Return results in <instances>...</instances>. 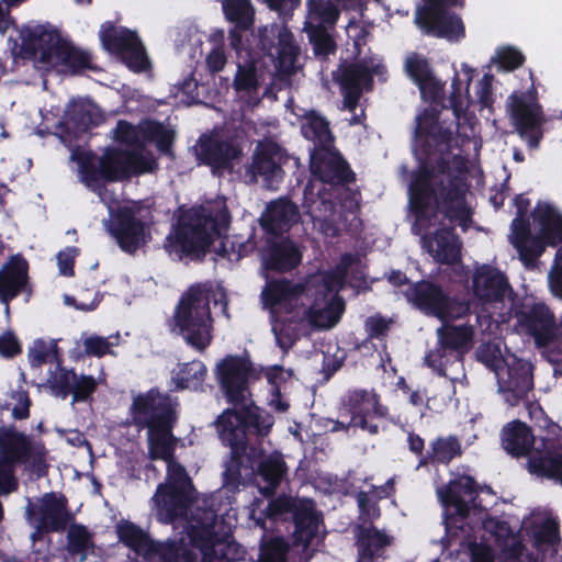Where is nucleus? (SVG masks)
<instances>
[{
    "mask_svg": "<svg viewBox=\"0 0 562 562\" xmlns=\"http://www.w3.org/2000/svg\"><path fill=\"white\" fill-rule=\"evenodd\" d=\"M299 55V47L291 37H280L277 48L279 68L290 70L294 67Z\"/></svg>",
    "mask_w": 562,
    "mask_h": 562,
    "instance_id": "69168bd1",
    "label": "nucleus"
},
{
    "mask_svg": "<svg viewBox=\"0 0 562 562\" xmlns=\"http://www.w3.org/2000/svg\"><path fill=\"white\" fill-rule=\"evenodd\" d=\"M424 246L441 265H454L461 260V243L453 225L441 226L434 234H424Z\"/></svg>",
    "mask_w": 562,
    "mask_h": 562,
    "instance_id": "7c9ffc66",
    "label": "nucleus"
},
{
    "mask_svg": "<svg viewBox=\"0 0 562 562\" xmlns=\"http://www.w3.org/2000/svg\"><path fill=\"white\" fill-rule=\"evenodd\" d=\"M266 515L276 521H292L296 540L310 544L318 532L319 517L310 498L280 494L269 501Z\"/></svg>",
    "mask_w": 562,
    "mask_h": 562,
    "instance_id": "dca6fc26",
    "label": "nucleus"
},
{
    "mask_svg": "<svg viewBox=\"0 0 562 562\" xmlns=\"http://www.w3.org/2000/svg\"><path fill=\"white\" fill-rule=\"evenodd\" d=\"M213 494H154L158 515L165 522L179 524L183 531L179 540L156 542L138 526L122 521L117 525L120 540L142 555L145 562H200L221 559L226 562L243 558V548L226 541L216 530L217 510Z\"/></svg>",
    "mask_w": 562,
    "mask_h": 562,
    "instance_id": "f03ea898",
    "label": "nucleus"
},
{
    "mask_svg": "<svg viewBox=\"0 0 562 562\" xmlns=\"http://www.w3.org/2000/svg\"><path fill=\"white\" fill-rule=\"evenodd\" d=\"M334 79L339 85L345 106L353 111L359 103L363 86L372 85L373 76L363 63L341 64Z\"/></svg>",
    "mask_w": 562,
    "mask_h": 562,
    "instance_id": "c756f323",
    "label": "nucleus"
},
{
    "mask_svg": "<svg viewBox=\"0 0 562 562\" xmlns=\"http://www.w3.org/2000/svg\"><path fill=\"white\" fill-rule=\"evenodd\" d=\"M145 140L154 143L159 153L173 158L172 145L175 142V132L167 128L162 123L149 121L142 130Z\"/></svg>",
    "mask_w": 562,
    "mask_h": 562,
    "instance_id": "09e8293b",
    "label": "nucleus"
},
{
    "mask_svg": "<svg viewBox=\"0 0 562 562\" xmlns=\"http://www.w3.org/2000/svg\"><path fill=\"white\" fill-rule=\"evenodd\" d=\"M232 215L225 200L206 201L190 207L180 206L176 222L167 235L164 248L172 259L202 262L216 239H221L214 252L231 261H238L249 252L247 243H231L226 235Z\"/></svg>",
    "mask_w": 562,
    "mask_h": 562,
    "instance_id": "7ed1b4c3",
    "label": "nucleus"
},
{
    "mask_svg": "<svg viewBox=\"0 0 562 562\" xmlns=\"http://www.w3.org/2000/svg\"><path fill=\"white\" fill-rule=\"evenodd\" d=\"M357 544L359 549V562H373L381 557L384 548L391 543V539L384 532L369 526L357 525L355 527Z\"/></svg>",
    "mask_w": 562,
    "mask_h": 562,
    "instance_id": "4c0bfd02",
    "label": "nucleus"
},
{
    "mask_svg": "<svg viewBox=\"0 0 562 562\" xmlns=\"http://www.w3.org/2000/svg\"><path fill=\"white\" fill-rule=\"evenodd\" d=\"M233 88L237 92H256L259 88L257 60L249 58L237 64V70L233 80Z\"/></svg>",
    "mask_w": 562,
    "mask_h": 562,
    "instance_id": "3c124183",
    "label": "nucleus"
},
{
    "mask_svg": "<svg viewBox=\"0 0 562 562\" xmlns=\"http://www.w3.org/2000/svg\"><path fill=\"white\" fill-rule=\"evenodd\" d=\"M206 376L207 368L203 361L194 359L189 362H180L172 370L171 391L181 392L189 390L192 392H203Z\"/></svg>",
    "mask_w": 562,
    "mask_h": 562,
    "instance_id": "e433bc0d",
    "label": "nucleus"
},
{
    "mask_svg": "<svg viewBox=\"0 0 562 562\" xmlns=\"http://www.w3.org/2000/svg\"><path fill=\"white\" fill-rule=\"evenodd\" d=\"M67 551L71 555H80V561H83L91 544V536L86 527L71 525L67 532Z\"/></svg>",
    "mask_w": 562,
    "mask_h": 562,
    "instance_id": "5fc2aeb1",
    "label": "nucleus"
},
{
    "mask_svg": "<svg viewBox=\"0 0 562 562\" xmlns=\"http://www.w3.org/2000/svg\"><path fill=\"white\" fill-rule=\"evenodd\" d=\"M335 281V277L333 276L324 278L323 290L317 292L324 295L326 304L323 308H318L313 304L304 310L301 317L304 319L305 325H310L314 328L331 327L340 319L345 311V303L337 294Z\"/></svg>",
    "mask_w": 562,
    "mask_h": 562,
    "instance_id": "c85d7f7f",
    "label": "nucleus"
},
{
    "mask_svg": "<svg viewBox=\"0 0 562 562\" xmlns=\"http://www.w3.org/2000/svg\"><path fill=\"white\" fill-rule=\"evenodd\" d=\"M443 324L437 328V342L425 356V364L439 376H448V369L462 364L470 350L474 330L470 325Z\"/></svg>",
    "mask_w": 562,
    "mask_h": 562,
    "instance_id": "4468645a",
    "label": "nucleus"
},
{
    "mask_svg": "<svg viewBox=\"0 0 562 562\" xmlns=\"http://www.w3.org/2000/svg\"><path fill=\"white\" fill-rule=\"evenodd\" d=\"M155 492H196L186 468L179 462L167 463L166 483L156 487Z\"/></svg>",
    "mask_w": 562,
    "mask_h": 562,
    "instance_id": "8fccbe9b",
    "label": "nucleus"
},
{
    "mask_svg": "<svg viewBox=\"0 0 562 562\" xmlns=\"http://www.w3.org/2000/svg\"><path fill=\"white\" fill-rule=\"evenodd\" d=\"M538 226L536 234L529 229V270L539 266V258L547 247H559L562 245V215L549 202L538 201L535 209L529 212Z\"/></svg>",
    "mask_w": 562,
    "mask_h": 562,
    "instance_id": "412c9836",
    "label": "nucleus"
},
{
    "mask_svg": "<svg viewBox=\"0 0 562 562\" xmlns=\"http://www.w3.org/2000/svg\"><path fill=\"white\" fill-rule=\"evenodd\" d=\"M404 296L423 314L441 322L462 318L471 310L469 301L451 296L442 285L429 280L411 283Z\"/></svg>",
    "mask_w": 562,
    "mask_h": 562,
    "instance_id": "ddd939ff",
    "label": "nucleus"
},
{
    "mask_svg": "<svg viewBox=\"0 0 562 562\" xmlns=\"http://www.w3.org/2000/svg\"><path fill=\"white\" fill-rule=\"evenodd\" d=\"M310 169L323 183L346 187L356 181V173L335 147L311 150Z\"/></svg>",
    "mask_w": 562,
    "mask_h": 562,
    "instance_id": "393cba45",
    "label": "nucleus"
},
{
    "mask_svg": "<svg viewBox=\"0 0 562 562\" xmlns=\"http://www.w3.org/2000/svg\"><path fill=\"white\" fill-rule=\"evenodd\" d=\"M150 212L140 202H134L111 211L108 231L123 251L134 254L150 237Z\"/></svg>",
    "mask_w": 562,
    "mask_h": 562,
    "instance_id": "2eb2a0df",
    "label": "nucleus"
},
{
    "mask_svg": "<svg viewBox=\"0 0 562 562\" xmlns=\"http://www.w3.org/2000/svg\"><path fill=\"white\" fill-rule=\"evenodd\" d=\"M47 451L43 442H33L29 436L13 428H7L0 436V460L15 465H27L41 477L47 472Z\"/></svg>",
    "mask_w": 562,
    "mask_h": 562,
    "instance_id": "aec40b11",
    "label": "nucleus"
},
{
    "mask_svg": "<svg viewBox=\"0 0 562 562\" xmlns=\"http://www.w3.org/2000/svg\"><path fill=\"white\" fill-rule=\"evenodd\" d=\"M21 49L32 59L48 66L63 65L72 74L91 68L89 53L75 47L48 25L24 26L20 33Z\"/></svg>",
    "mask_w": 562,
    "mask_h": 562,
    "instance_id": "6e6552de",
    "label": "nucleus"
},
{
    "mask_svg": "<svg viewBox=\"0 0 562 562\" xmlns=\"http://www.w3.org/2000/svg\"><path fill=\"white\" fill-rule=\"evenodd\" d=\"M529 472L550 477L562 475V453H555L557 424L538 402L529 401Z\"/></svg>",
    "mask_w": 562,
    "mask_h": 562,
    "instance_id": "1a4fd4ad",
    "label": "nucleus"
},
{
    "mask_svg": "<svg viewBox=\"0 0 562 562\" xmlns=\"http://www.w3.org/2000/svg\"><path fill=\"white\" fill-rule=\"evenodd\" d=\"M303 137L314 145L312 150L329 148L335 145V136L329 127V122L315 110L306 112L301 124Z\"/></svg>",
    "mask_w": 562,
    "mask_h": 562,
    "instance_id": "58836bf2",
    "label": "nucleus"
},
{
    "mask_svg": "<svg viewBox=\"0 0 562 562\" xmlns=\"http://www.w3.org/2000/svg\"><path fill=\"white\" fill-rule=\"evenodd\" d=\"M290 544L282 537H262L258 562H288Z\"/></svg>",
    "mask_w": 562,
    "mask_h": 562,
    "instance_id": "603ef678",
    "label": "nucleus"
},
{
    "mask_svg": "<svg viewBox=\"0 0 562 562\" xmlns=\"http://www.w3.org/2000/svg\"><path fill=\"white\" fill-rule=\"evenodd\" d=\"M310 43L313 46L314 54L318 57L327 58L335 54L337 45L333 36L323 25L313 26L308 31Z\"/></svg>",
    "mask_w": 562,
    "mask_h": 562,
    "instance_id": "6e6d98bb",
    "label": "nucleus"
},
{
    "mask_svg": "<svg viewBox=\"0 0 562 562\" xmlns=\"http://www.w3.org/2000/svg\"><path fill=\"white\" fill-rule=\"evenodd\" d=\"M499 442L512 458L527 457V423L520 419L506 423L499 431Z\"/></svg>",
    "mask_w": 562,
    "mask_h": 562,
    "instance_id": "79ce46f5",
    "label": "nucleus"
},
{
    "mask_svg": "<svg viewBox=\"0 0 562 562\" xmlns=\"http://www.w3.org/2000/svg\"><path fill=\"white\" fill-rule=\"evenodd\" d=\"M71 159L78 164L81 182L98 195L106 190V183L128 179V150L108 147L99 157L98 165L91 151L74 150Z\"/></svg>",
    "mask_w": 562,
    "mask_h": 562,
    "instance_id": "9d476101",
    "label": "nucleus"
},
{
    "mask_svg": "<svg viewBox=\"0 0 562 562\" xmlns=\"http://www.w3.org/2000/svg\"><path fill=\"white\" fill-rule=\"evenodd\" d=\"M302 261V252L289 238L271 243L262 256L267 270L274 272H289Z\"/></svg>",
    "mask_w": 562,
    "mask_h": 562,
    "instance_id": "f704fd0d",
    "label": "nucleus"
},
{
    "mask_svg": "<svg viewBox=\"0 0 562 562\" xmlns=\"http://www.w3.org/2000/svg\"><path fill=\"white\" fill-rule=\"evenodd\" d=\"M285 157L281 146L273 140H261L256 145L246 176L251 182L260 178L268 189L277 190L284 178L282 168Z\"/></svg>",
    "mask_w": 562,
    "mask_h": 562,
    "instance_id": "b1692460",
    "label": "nucleus"
},
{
    "mask_svg": "<svg viewBox=\"0 0 562 562\" xmlns=\"http://www.w3.org/2000/svg\"><path fill=\"white\" fill-rule=\"evenodd\" d=\"M27 293L32 289L29 277V262L20 254L12 255L0 268V303L4 305L5 312L10 311V303L20 294Z\"/></svg>",
    "mask_w": 562,
    "mask_h": 562,
    "instance_id": "bb28decb",
    "label": "nucleus"
},
{
    "mask_svg": "<svg viewBox=\"0 0 562 562\" xmlns=\"http://www.w3.org/2000/svg\"><path fill=\"white\" fill-rule=\"evenodd\" d=\"M178 403L169 394L151 387L133 397L126 426L146 430L149 457L153 460L175 461L173 428L178 423Z\"/></svg>",
    "mask_w": 562,
    "mask_h": 562,
    "instance_id": "39448f33",
    "label": "nucleus"
},
{
    "mask_svg": "<svg viewBox=\"0 0 562 562\" xmlns=\"http://www.w3.org/2000/svg\"><path fill=\"white\" fill-rule=\"evenodd\" d=\"M471 78L468 79L465 86V95L461 92V80L458 74H454L451 81V92L449 95V106L452 109L453 115L457 120H460L465 114L470 104V88Z\"/></svg>",
    "mask_w": 562,
    "mask_h": 562,
    "instance_id": "13d9d810",
    "label": "nucleus"
},
{
    "mask_svg": "<svg viewBox=\"0 0 562 562\" xmlns=\"http://www.w3.org/2000/svg\"><path fill=\"white\" fill-rule=\"evenodd\" d=\"M405 70L416 86L429 80L434 74L428 59L417 53H413L406 58Z\"/></svg>",
    "mask_w": 562,
    "mask_h": 562,
    "instance_id": "4d7b16f0",
    "label": "nucleus"
},
{
    "mask_svg": "<svg viewBox=\"0 0 562 562\" xmlns=\"http://www.w3.org/2000/svg\"><path fill=\"white\" fill-rule=\"evenodd\" d=\"M452 139L451 130L439 122V112L426 109L417 115L413 151L418 166L408 187L415 234L430 228L435 217L432 202L445 218L463 232L473 223V211L467 202V168L463 158L452 154Z\"/></svg>",
    "mask_w": 562,
    "mask_h": 562,
    "instance_id": "f257e3e1",
    "label": "nucleus"
},
{
    "mask_svg": "<svg viewBox=\"0 0 562 562\" xmlns=\"http://www.w3.org/2000/svg\"><path fill=\"white\" fill-rule=\"evenodd\" d=\"M265 376L269 384L268 406L278 413H285L290 408V403L284 398L283 393L286 390L289 375L282 366L269 367Z\"/></svg>",
    "mask_w": 562,
    "mask_h": 562,
    "instance_id": "c03bdc74",
    "label": "nucleus"
},
{
    "mask_svg": "<svg viewBox=\"0 0 562 562\" xmlns=\"http://www.w3.org/2000/svg\"><path fill=\"white\" fill-rule=\"evenodd\" d=\"M99 35L104 49L120 56L131 70L142 72L149 67L148 57L136 32L126 27L117 29L113 23L105 22L101 25Z\"/></svg>",
    "mask_w": 562,
    "mask_h": 562,
    "instance_id": "4be33fe9",
    "label": "nucleus"
},
{
    "mask_svg": "<svg viewBox=\"0 0 562 562\" xmlns=\"http://www.w3.org/2000/svg\"><path fill=\"white\" fill-rule=\"evenodd\" d=\"M103 121V113L92 102L77 101L67 110V125L69 130H74L75 134L87 133Z\"/></svg>",
    "mask_w": 562,
    "mask_h": 562,
    "instance_id": "ea45409f",
    "label": "nucleus"
},
{
    "mask_svg": "<svg viewBox=\"0 0 562 562\" xmlns=\"http://www.w3.org/2000/svg\"><path fill=\"white\" fill-rule=\"evenodd\" d=\"M289 468L280 451L263 453L251 465L250 480L258 492H277L280 485L288 480Z\"/></svg>",
    "mask_w": 562,
    "mask_h": 562,
    "instance_id": "cd10ccee",
    "label": "nucleus"
},
{
    "mask_svg": "<svg viewBox=\"0 0 562 562\" xmlns=\"http://www.w3.org/2000/svg\"><path fill=\"white\" fill-rule=\"evenodd\" d=\"M491 61L503 70H514L525 61L524 55L513 47H501L496 50Z\"/></svg>",
    "mask_w": 562,
    "mask_h": 562,
    "instance_id": "e2e57ef3",
    "label": "nucleus"
},
{
    "mask_svg": "<svg viewBox=\"0 0 562 562\" xmlns=\"http://www.w3.org/2000/svg\"><path fill=\"white\" fill-rule=\"evenodd\" d=\"M482 529L481 542L468 540L463 543L471 555V562H494L493 546L499 549L503 562H525V547L508 522L488 517L483 520Z\"/></svg>",
    "mask_w": 562,
    "mask_h": 562,
    "instance_id": "9b49d317",
    "label": "nucleus"
},
{
    "mask_svg": "<svg viewBox=\"0 0 562 562\" xmlns=\"http://www.w3.org/2000/svg\"><path fill=\"white\" fill-rule=\"evenodd\" d=\"M451 8H422L416 21L427 35L458 41L464 37L465 29L461 18L450 11Z\"/></svg>",
    "mask_w": 562,
    "mask_h": 562,
    "instance_id": "a878e982",
    "label": "nucleus"
},
{
    "mask_svg": "<svg viewBox=\"0 0 562 562\" xmlns=\"http://www.w3.org/2000/svg\"><path fill=\"white\" fill-rule=\"evenodd\" d=\"M25 515L30 525L34 527L31 535L33 544L37 541L48 542V533L65 531L72 519L63 494H43L35 499L27 498Z\"/></svg>",
    "mask_w": 562,
    "mask_h": 562,
    "instance_id": "f3484780",
    "label": "nucleus"
},
{
    "mask_svg": "<svg viewBox=\"0 0 562 562\" xmlns=\"http://www.w3.org/2000/svg\"><path fill=\"white\" fill-rule=\"evenodd\" d=\"M551 292L562 299V245L558 247L553 265L548 273Z\"/></svg>",
    "mask_w": 562,
    "mask_h": 562,
    "instance_id": "774afa93",
    "label": "nucleus"
},
{
    "mask_svg": "<svg viewBox=\"0 0 562 562\" xmlns=\"http://www.w3.org/2000/svg\"><path fill=\"white\" fill-rule=\"evenodd\" d=\"M505 401L510 406H517L520 403L527 407V369L509 368L508 378L501 385Z\"/></svg>",
    "mask_w": 562,
    "mask_h": 562,
    "instance_id": "a18cd8bd",
    "label": "nucleus"
},
{
    "mask_svg": "<svg viewBox=\"0 0 562 562\" xmlns=\"http://www.w3.org/2000/svg\"><path fill=\"white\" fill-rule=\"evenodd\" d=\"M224 15L233 25L241 29H252L255 23V8L250 0H223Z\"/></svg>",
    "mask_w": 562,
    "mask_h": 562,
    "instance_id": "de8ad7c7",
    "label": "nucleus"
},
{
    "mask_svg": "<svg viewBox=\"0 0 562 562\" xmlns=\"http://www.w3.org/2000/svg\"><path fill=\"white\" fill-rule=\"evenodd\" d=\"M529 149H538L544 133L553 130L557 120L561 116L547 114L539 103L538 90L533 81V75L529 70Z\"/></svg>",
    "mask_w": 562,
    "mask_h": 562,
    "instance_id": "72a5a7b5",
    "label": "nucleus"
},
{
    "mask_svg": "<svg viewBox=\"0 0 562 562\" xmlns=\"http://www.w3.org/2000/svg\"><path fill=\"white\" fill-rule=\"evenodd\" d=\"M277 345L284 351H289L295 342L306 333V325L301 316L284 318L279 327H273Z\"/></svg>",
    "mask_w": 562,
    "mask_h": 562,
    "instance_id": "49530a36",
    "label": "nucleus"
},
{
    "mask_svg": "<svg viewBox=\"0 0 562 562\" xmlns=\"http://www.w3.org/2000/svg\"><path fill=\"white\" fill-rule=\"evenodd\" d=\"M462 454V447L456 436L439 437L431 442L430 450L419 459V467L442 463L448 464Z\"/></svg>",
    "mask_w": 562,
    "mask_h": 562,
    "instance_id": "37998d69",
    "label": "nucleus"
},
{
    "mask_svg": "<svg viewBox=\"0 0 562 562\" xmlns=\"http://www.w3.org/2000/svg\"><path fill=\"white\" fill-rule=\"evenodd\" d=\"M212 296L211 285L194 283L181 294L173 312L175 329L198 352H204L213 341Z\"/></svg>",
    "mask_w": 562,
    "mask_h": 562,
    "instance_id": "0eeeda50",
    "label": "nucleus"
},
{
    "mask_svg": "<svg viewBox=\"0 0 562 562\" xmlns=\"http://www.w3.org/2000/svg\"><path fill=\"white\" fill-rule=\"evenodd\" d=\"M77 375L74 369L59 368V372L53 374L48 380L52 394L65 400L70 395Z\"/></svg>",
    "mask_w": 562,
    "mask_h": 562,
    "instance_id": "680f3d73",
    "label": "nucleus"
},
{
    "mask_svg": "<svg viewBox=\"0 0 562 562\" xmlns=\"http://www.w3.org/2000/svg\"><path fill=\"white\" fill-rule=\"evenodd\" d=\"M243 157V147L234 138L202 134L198 139L196 159L211 168L213 175L232 172Z\"/></svg>",
    "mask_w": 562,
    "mask_h": 562,
    "instance_id": "5701e85b",
    "label": "nucleus"
},
{
    "mask_svg": "<svg viewBox=\"0 0 562 562\" xmlns=\"http://www.w3.org/2000/svg\"><path fill=\"white\" fill-rule=\"evenodd\" d=\"M97 387V380L92 375H77L70 393L72 403L91 401Z\"/></svg>",
    "mask_w": 562,
    "mask_h": 562,
    "instance_id": "0e129e2a",
    "label": "nucleus"
},
{
    "mask_svg": "<svg viewBox=\"0 0 562 562\" xmlns=\"http://www.w3.org/2000/svg\"><path fill=\"white\" fill-rule=\"evenodd\" d=\"M555 317L544 303H535L529 307V336L537 346H547L554 341L558 334Z\"/></svg>",
    "mask_w": 562,
    "mask_h": 562,
    "instance_id": "c9c22d12",
    "label": "nucleus"
},
{
    "mask_svg": "<svg viewBox=\"0 0 562 562\" xmlns=\"http://www.w3.org/2000/svg\"><path fill=\"white\" fill-rule=\"evenodd\" d=\"M472 284L474 295L486 303L502 302L507 295L510 301L509 317H515L521 330H527V311L525 305L516 304V294L507 277L502 271L490 265H483L475 270Z\"/></svg>",
    "mask_w": 562,
    "mask_h": 562,
    "instance_id": "6ab92c4d",
    "label": "nucleus"
},
{
    "mask_svg": "<svg viewBox=\"0 0 562 562\" xmlns=\"http://www.w3.org/2000/svg\"><path fill=\"white\" fill-rule=\"evenodd\" d=\"M300 220L299 207L288 198L270 202L260 218L261 227L269 234L282 235Z\"/></svg>",
    "mask_w": 562,
    "mask_h": 562,
    "instance_id": "2f4dec72",
    "label": "nucleus"
},
{
    "mask_svg": "<svg viewBox=\"0 0 562 562\" xmlns=\"http://www.w3.org/2000/svg\"><path fill=\"white\" fill-rule=\"evenodd\" d=\"M340 414L350 416L352 428L376 436L394 423L390 408L375 390L349 389L340 398Z\"/></svg>",
    "mask_w": 562,
    "mask_h": 562,
    "instance_id": "f8f14e48",
    "label": "nucleus"
},
{
    "mask_svg": "<svg viewBox=\"0 0 562 562\" xmlns=\"http://www.w3.org/2000/svg\"><path fill=\"white\" fill-rule=\"evenodd\" d=\"M506 110L519 135L527 137V92L512 93Z\"/></svg>",
    "mask_w": 562,
    "mask_h": 562,
    "instance_id": "864d4df0",
    "label": "nucleus"
},
{
    "mask_svg": "<svg viewBox=\"0 0 562 562\" xmlns=\"http://www.w3.org/2000/svg\"><path fill=\"white\" fill-rule=\"evenodd\" d=\"M223 446L229 448V459L225 462L223 471V485L215 492H239V486L252 485L250 473L241 475L244 459L249 468L263 453V441L272 431L273 426L259 430L250 426H214Z\"/></svg>",
    "mask_w": 562,
    "mask_h": 562,
    "instance_id": "423d86ee",
    "label": "nucleus"
},
{
    "mask_svg": "<svg viewBox=\"0 0 562 562\" xmlns=\"http://www.w3.org/2000/svg\"><path fill=\"white\" fill-rule=\"evenodd\" d=\"M514 204L517 214L510 224L508 241L517 250L519 260L527 268V198L525 193L517 194L514 198Z\"/></svg>",
    "mask_w": 562,
    "mask_h": 562,
    "instance_id": "a19ab883",
    "label": "nucleus"
},
{
    "mask_svg": "<svg viewBox=\"0 0 562 562\" xmlns=\"http://www.w3.org/2000/svg\"><path fill=\"white\" fill-rule=\"evenodd\" d=\"M308 18L321 23L334 24L339 18L338 9L328 0H307Z\"/></svg>",
    "mask_w": 562,
    "mask_h": 562,
    "instance_id": "052dcab7",
    "label": "nucleus"
},
{
    "mask_svg": "<svg viewBox=\"0 0 562 562\" xmlns=\"http://www.w3.org/2000/svg\"><path fill=\"white\" fill-rule=\"evenodd\" d=\"M302 292L301 284H295L288 279H278L266 283L261 291V299L266 307L280 308L290 314L297 305Z\"/></svg>",
    "mask_w": 562,
    "mask_h": 562,
    "instance_id": "473e14b6",
    "label": "nucleus"
},
{
    "mask_svg": "<svg viewBox=\"0 0 562 562\" xmlns=\"http://www.w3.org/2000/svg\"><path fill=\"white\" fill-rule=\"evenodd\" d=\"M562 542L559 517L550 508L529 512V562H553Z\"/></svg>",
    "mask_w": 562,
    "mask_h": 562,
    "instance_id": "a211bd4d",
    "label": "nucleus"
},
{
    "mask_svg": "<svg viewBox=\"0 0 562 562\" xmlns=\"http://www.w3.org/2000/svg\"><path fill=\"white\" fill-rule=\"evenodd\" d=\"M391 321L386 319L381 314L369 316L364 321V330L368 340H384L389 334Z\"/></svg>",
    "mask_w": 562,
    "mask_h": 562,
    "instance_id": "338daca9",
    "label": "nucleus"
},
{
    "mask_svg": "<svg viewBox=\"0 0 562 562\" xmlns=\"http://www.w3.org/2000/svg\"><path fill=\"white\" fill-rule=\"evenodd\" d=\"M437 492H484V490L472 475L457 469L451 472V479L447 486L445 488H438ZM485 492L494 491L490 486H486Z\"/></svg>",
    "mask_w": 562,
    "mask_h": 562,
    "instance_id": "bf43d9fd",
    "label": "nucleus"
},
{
    "mask_svg": "<svg viewBox=\"0 0 562 562\" xmlns=\"http://www.w3.org/2000/svg\"><path fill=\"white\" fill-rule=\"evenodd\" d=\"M254 371L249 359L227 355L215 368V378L225 402L229 405L214 420V426H250L257 430L273 426L274 416L258 406L249 387Z\"/></svg>",
    "mask_w": 562,
    "mask_h": 562,
    "instance_id": "20e7f679",
    "label": "nucleus"
}]
</instances>
